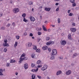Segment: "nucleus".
Wrapping results in <instances>:
<instances>
[{
	"label": "nucleus",
	"mask_w": 79,
	"mask_h": 79,
	"mask_svg": "<svg viewBox=\"0 0 79 79\" xmlns=\"http://www.w3.org/2000/svg\"><path fill=\"white\" fill-rule=\"evenodd\" d=\"M5 43H4L3 44V46L4 47H9V45L7 43V42H8V40L6 39H5L4 41Z\"/></svg>",
	"instance_id": "1"
},
{
	"label": "nucleus",
	"mask_w": 79,
	"mask_h": 79,
	"mask_svg": "<svg viewBox=\"0 0 79 79\" xmlns=\"http://www.w3.org/2000/svg\"><path fill=\"white\" fill-rule=\"evenodd\" d=\"M53 44H54V42L51 41L48 42L47 43H46V45L47 46H49L50 45Z\"/></svg>",
	"instance_id": "2"
},
{
	"label": "nucleus",
	"mask_w": 79,
	"mask_h": 79,
	"mask_svg": "<svg viewBox=\"0 0 79 79\" xmlns=\"http://www.w3.org/2000/svg\"><path fill=\"white\" fill-rule=\"evenodd\" d=\"M13 11L15 13H17L19 11V10L18 8H16L13 10Z\"/></svg>",
	"instance_id": "3"
},
{
	"label": "nucleus",
	"mask_w": 79,
	"mask_h": 79,
	"mask_svg": "<svg viewBox=\"0 0 79 79\" xmlns=\"http://www.w3.org/2000/svg\"><path fill=\"white\" fill-rule=\"evenodd\" d=\"M32 45V44L31 42H28L26 44V47L27 48H30Z\"/></svg>",
	"instance_id": "4"
},
{
	"label": "nucleus",
	"mask_w": 79,
	"mask_h": 79,
	"mask_svg": "<svg viewBox=\"0 0 79 79\" xmlns=\"http://www.w3.org/2000/svg\"><path fill=\"white\" fill-rule=\"evenodd\" d=\"M57 53V51L56 50L54 49L52 50V55L55 56Z\"/></svg>",
	"instance_id": "5"
},
{
	"label": "nucleus",
	"mask_w": 79,
	"mask_h": 79,
	"mask_svg": "<svg viewBox=\"0 0 79 79\" xmlns=\"http://www.w3.org/2000/svg\"><path fill=\"white\" fill-rule=\"evenodd\" d=\"M72 71L70 70H68L66 72L65 74L66 75L68 76L70 75Z\"/></svg>",
	"instance_id": "6"
},
{
	"label": "nucleus",
	"mask_w": 79,
	"mask_h": 79,
	"mask_svg": "<svg viewBox=\"0 0 79 79\" xmlns=\"http://www.w3.org/2000/svg\"><path fill=\"white\" fill-rule=\"evenodd\" d=\"M70 30L72 32H75L76 31L77 29L75 28H70Z\"/></svg>",
	"instance_id": "7"
},
{
	"label": "nucleus",
	"mask_w": 79,
	"mask_h": 79,
	"mask_svg": "<svg viewBox=\"0 0 79 79\" xmlns=\"http://www.w3.org/2000/svg\"><path fill=\"white\" fill-rule=\"evenodd\" d=\"M48 68L47 65H44L43 66V67L41 69L42 71H44L46 70Z\"/></svg>",
	"instance_id": "8"
},
{
	"label": "nucleus",
	"mask_w": 79,
	"mask_h": 79,
	"mask_svg": "<svg viewBox=\"0 0 79 79\" xmlns=\"http://www.w3.org/2000/svg\"><path fill=\"white\" fill-rule=\"evenodd\" d=\"M60 43L62 45H64L66 44V42L65 40H63L61 41Z\"/></svg>",
	"instance_id": "9"
},
{
	"label": "nucleus",
	"mask_w": 79,
	"mask_h": 79,
	"mask_svg": "<svg viewBox=\"0 0 79 79\" xmlns=\"http://www.w3.org/2000/svg\"><path fill=\"white\" fill-rule=\"evenodd\" d=\"M30 18L31 21H32V22H34V21H35V19L33 17L30 16Z\"/></svg>",
	"instance_id": "10"
},
{
	"label": "nucleus",
	"mask_w": 79,
	"mask_h": 79,
	"mask_svg": "<svg viewBox=\"0 0 79 79\" xmlns=\"http://www.w3.org/2000/svg\"><path fill=\"white\" fill-rule=\"evenodd\" d=\"M50 10H51V8L50 7H46L44 8V10H45V11H49Z\"/></svg>",
	"instance_id": "11"
},
{
	"label": "nucleus",
	"mask_w": 79,
	"mask_h": 79,
	"mask_svg": "<svg viewBox=\"0 0 79 79\" xmlns=\"http://www.w3.org/2000/svg\"><path fill=\"white\" fill-rule=\"evenodd\" d=\"M48 47H47L46 46H44L43 48H42V49H43V50H45L48 49Z\"/></svg>",
	"instance_id": "12"
},
{
	"label": "nucleus",
	"mask_w": 79,
	"mask_h": 79,
	"mask_svg": "<svg viewBox=\"0 0 79 79\" xmlns=\"http://www.w3.org/2000/svg\"><path fill=\"white\" fill-rule=\"evenodd\" d=\"M38 70V68H36V69H33L31 71L32 72H37Z\"/></svg>",
	"instance_id": "13"
},
{
	"label": "nucleus",
	"mask_w": 79,
	"mask_h": 79,
	"mask_svg": "<svg viewBox=\"0 0 79 79\" xmlns=\"http://www.w3.org/2000/svg\"><path fill=\"white\" fill-rule=\"evenodd\" d=\"M3 72V70H2V69H0V76L3 75V74L2 73Z\"/></svg>",
	"instance_id": "14"
},
{
	"label": "nucleus",
	"mask_w": 79,
	"mask_h": 79,
	"mask_svg": "<svg viewBox=\"0 0 79 79\" xmlns=\"http://www.w3.org/2000/svg\"><path fill=\"white\" fill-rule=\"evenodd\" d=\"M28 67V65L27 64H26L24 65V68L25 69H27Z\"/></svg>",
	"instance_id": "15"
},
{
	"label": "nucleus",
	"mask_w": 79,
	"mask_h": 79,
	"mask_svg": "<svg viewBox=\"0 0 79 79\" xmlns=\"http://www.w3.org/2000/svg\"><path fill=\"white\" fill-rule=\"evenodd\" d=\"M15 62L16 61L15 60L12 59L10 60V63H15Z\"/></svg>",
	"instance_id": "16"
},
{
	"label": "nucleus",
	"mask_w": 79,
	"mask_h": 79,
	"mask_svg": "<svg viewBox=\"0 0 79 79\" xmlns=\"http://www.w3.org/2000/svg\"><path fill=\"white\" fill-rule=\"evenodd\" d=\"M24 60L23 59V58H22L21 57V58H20V60L19 61V63H21V62L22 61H23V60Z\"/></svg>",
	"instance_id": "17"
},
{
	"label": "nucleus",
	"mask_w": 79,
	"mask_h": 79,
	"mask_svg": "<svg viewBox=\"0 0 79 79\" xmlns=\"http://www.w3.org/2000/svg\"><path fill=\"white\" fill-rule=\"evenodd\" d=\"M68 39L69 40H72V38H71V35L70 34H69L68 35Z\"/></svg>",
	"instance_id": "18"
},
{
	"label": "nucleus",
	"mask_w": 79,
	"mask_h": 79,
	"mask_svg": "<svg viewBox=\"0 0 79 79\" xmlns=\"http://www.w3.org/2000/svg\"><path fill=\"white\" fill-rule=\"evenodd\" d=\"M62 73V71H58L57 72V75H58Z\"/></svg>",
	"instance_id": "19"
},
{
	"label": "nucleus",
	"mask_w": 79,
	"mask_h": 79,
	"mask_svg": "<svg viewBox=\"0 0 79 79\" xmlns=\"http://www.w3.org/2000/svg\"><path fill=\"white\" fill-rule=\"evenodd\" d=\"M23 21L25 22V23H27L28 21V20H27L26 19V18L25 17L23 18Z\"/></svg>",
	"instance_id": "20"
},
{
	"label": "nucleus",
	"mask_w": 79,
	"mask_h": 79,
	"mask_svg": "<svg viewBox=\"0 0 79 79\" xmlns=\"http://www.w3.org/2000/svg\"><path fill=\"white\" fill-rule=\"evenodd\" d=\"M35 76L34 74H32V78L31 79H35Z\"/></svg>",
	"instance_id": "21"
},
{
	"label": "nucleus",
	"mask_w": 79,
	"mask_h": 79,
	"mask_svg": "<svg viewBox=\"0 0 79 79\" xmlns=\"http://www.w3.org/2000/svg\"><path fill=\"white\" fill-rule=\"evenodd\" d=\"M37 64H41V61L40 60H38V61H37V62H36Z\"/></svg>",
	"instance_id": "22"
},
{
	"label": "nucleus",
	"mask_w": 79,
	"mask_h": 79,
	"mask_svg": "<svg viewBox=\"0 0 79 79\" xmlns=\"http://www.w3.org/2000/svg\"><path fill=\"white\" fill-rule=\"evenodd\" d=\"M43 31H47L46 28L44 26H43Z\"/></svg>",
	"instance_id": "23"
},
{
	"label": "nucleus",
	"mask_w": 79,
	"mask_h": 79,
	"mask_svg": "<svg viewBox=\"0 0 79 79\" xmlns=\"http://www.w3.org/2000/svg\"><path fill=\"white\" fill-rule=\"evenodd\" d=\"M31 56L33 58H35V54H32V55Z\"/></svg>",
	"instance_id": "24"
},
{
	"label": "nucleus",
	"mask_w": 79,
	"mask_h": 79,
	"mask_svg": "<svg viewBox=\"0 0 79 79\" xmlns=\"http://www.w3.org/2000/svg\"><path fill=\"white\" fill-rule=\"evenodd\" d=\"M77 56V54L76 53H75L72 56L73 58H74L75 57Z\"/></svg>",
	"instance_id": "25"
},
{
	"label": "nucleus",
	"mask_w": 79,
	"mask_h": 79,
	"mask_svg": "<svg viewBox=\"0 0 79 79\" xmlns=\"http://www.w3.org/2000/svg\"><path fill=\"white\" fill-rule=\"evenodd\" d=\"M36 52H37L39 53L40 52V49H38L37 50H36Z\"/></svg>",
	"instance_id": "26"
},
{
	"label": "nucleus",
	"mask_w": 79,
	"mask_h": 79,
	"mask_svg": "<svg viewBox=\"0 0 79 79\" xmlns=\"http://www.w3.org/2000/svg\"><path fill=\"white\" fill-rule=\"evenodd\" d=\"M17 44H18V42H15V44L14 45L15 47V48L17 46Z\"/></svg>",
	"instance_id": "27"
},
{
	"label": "nucleus",
	"mask_w": 79,
	"mask_h": 79,
	"mask_svg": "<svg viewBox=\"0 0 79 79\" xmlns=\"http://www.w3.org/2000/svg\"><path fill=\"white\" fill-rule=\"evenodd\" d=\"M25 56V53H23L22 55L21 56V58L22 57H24Z\"/></svg>",
	"instance_id": "28"
},
{
	"label": "nucleus",
	"mask_w": 79,
	"mask_h": 79,
	"mask_svg": "<svg viewBox=\"0 0 79 79\" xmlns=\"http://www.w3.org/2000/svg\"><path fill=\"white\" fill-rule=\"evenodd\" d=\"M33 49L35 50L37 49V48L36 46H33Z\"/></svg>",
	"instance_id": "29"
},
{
	"label": "nucleus",
	"mask_w": 79,
	"mask_h": 79,
	"mask_svg": "<svg viewBox=\"0 0 79 79\" xmlns=\"http://www.w3.org/2000/svg\"><path fill=\"white\" fill-rule=\"evenodd\" d=\"M57 22L59 24L60 23V19L58 18L57 19Z\"/></svg>",
	"instance_id": "30"
},
{
	"label": "nucleus",
	"mask_w": 79,
	"mask_h": 79,
	"mask_svg": "<svg viewBox=\"0 0 79 79\" xmlns=\"http://www.w3.org/2000/svg\"><path fill=\"white\" fill-rule=\"evenodd\" d=\"M41 34L42 33L40 31L38 32V35H41Z\"/></svg>",
	"instance_id": "31"
},
{
	"label": "nucleus",
	"mask_w": 79,
	"mask_h": 79,
	"mask_svg": "<svg viewBox=\"0 0 79 79\" xmlns=\"http://www.w3.org/2000/svg\"><path fill=\"white\" fill-rule=\"evenodd\" d=\"M50 39V38L49 37H46V40L47 41H49Z\"/></svg>",
	"instance_id": "32"
},
{
	"label": "nucleus",
	"mask_w": 79,
	"mask_h": 79,
	"mask_svg": "<svg viewBox=\"0 0 79 79\" xmlns=\"http://www.w3.org/2000/svg\"><path fill=\"white\" fill-rule=\"evenodd\" d=\"M55 59V57L54 56H51V57L50 58V59L51 60H53Z\"/></svg>",
	"instance_id": "33"
},
{
	"label": "nucleus",
	"mask_w": 79,
	"mask_h": 79,
	"mask_svg": "<svg viewBox=\"0 0 79 79\" xmlns=\"http://www.w3.org/2000/svg\"><path fill=\"white\" fill-rule=\"evenodd\" d=\"M26 16V14L25 13H24L22 15V16H23V18H25V17Z\"/></svg>",
	"instance_id": "34"
},
{
	"label": "nucleus",
	"mask_w": 79,
	"mask_h": 79,
	"mask_svg": "<svg viewBox=\"0 0 79 79\" xmlns=\"http://www.w3.org/2000/svg\"><path fill=\"white\" fill-rule=\"evenodd\" d=\"M70 1L72 3H73L75 2V0H70Z\"/></svg>",
	"instance_id": "35"
},
{
	"label": "nucleus",
	"mask_w": 79,
	"mask_h": 79,
	"mask_svg": "<svg viewBox=\"0 0 79 79\" xmlns=\"http://www.w3.org/2000/svg\"><path fill=\"white\" fill-rule=\"evenodd\" d=\"M73 13H70L69 14V16H73Z\"/></svg>",
	"instance_id": "36"
},
{
	"label": "nucleus",
	"mask_w": 79,
	"mask_h": 79,
	"mask_svg": "<svg viewBox=\"0 0 79 79\" xmlns=\"http://www.w3.org/2000/svg\"><path fill=\"white\" fill-rule=\"evenodd\" d=\"M35 66V64L33 63H32L31 64V67L32 68L34 67Z\"/></svg>",
	"instance_id": "37"
},
{
	"label": "nucleus",
	"mask_w": 79,
	"mask_h": 79,
	"mask_svg": "<svg viewBox=\"0 0 79 79\" xmlns=\"http://www.w3.org/2000/svg\"><path fill=\"white\" fill-rule=\"evenodd\" d=\"M76 6V3H73L72 4V6H73V7H74V6Z\"/></svg>",
	"instance_id": "38"
},
{
	"label": "nucleus",
	"mask_w": 79,
	"mask_h": 79,
	"mask_svg": "<svg viewBox=\"0 0 79 79\" xmlns=\"http://www.w3.org/2000/svg\"><path fill=\"white\" fill-rule=\"evenodd\" d=\"M29 4L30 5H31L33 4V2H30L29 3Z\"/></svg>",
	"instance_id": "39"
},
{
	"label": "nucleus",
	"mask_w": 79,
	"mask_h": 79,
	"mask_svg": "<svg viewBox=\"0 0 79 79\" xmlns=\"http://www.w3.org/2000/svg\"><path fill=\"white\" fill-rule=\"evenodd\" d=\"M37 77H38V78L40 79H41V77L39 75H37Z\"/></svg>",
	"instance_id": "40"
},
{
	"label": "nucleus",
	"mask_w": 79,
	"mask_h": 79,
	"mask_svg": "<svg viewBox=\"0 0 79 79\" xmlns=\"http://www.w3.org/2000/svg\"><path fill=\"white\" fill-rule=\"evenodd\" d=\"M19 38H20V37H19V36H16V39H17V40L19 39Z\"/></svg>",
	"instance_id": "41"
},
{
	"label": "nucleus",
	"mask_w": 79,
	"mask_h": 79,
	"mask_svg": "<svg viewBox=\"0 0 79 79\" xmlns=\"http://www.w3.org/2000/svg\"><path fill=\"white\" fill-rule=\"evenodd\" d=\"M7 51V49H6V48H5L4 49V52H6V51Z\"/></svg>",
	"instance_id": "42"
},
{
	"label": "nucleus",
	"mask_w": 79,
	"mask_h": 79,
	"mask_svg": "<svg viewBox=\"0 0 79 79\" xmlns=\"http://www.w3.org/2000/svg\"><path fill=\"white\" fill-rule=\"evenodd\" d=\"M30 36L31 37H32L33 36V34L32 33H30Z\"/></svg>",
	"instance_id": "43"
},
{
	"label": "nucleus",
	"mask_w": 79,
	"mask_h": 79,
	"mask_svg": "<svg viewBox=\"0 0 79 79\" xmlns=\"http://www.w3.org/2000/svg\"><path fill=\"white\" fill-rule=\"evenodd\" d=\"M10 65V64L9 63H7V64L6 65V66H7V67H9V65Z\"/></svg>",
	"instance_id": "44"
},
{
	"label": "nucleus",
	"mask_w": 79,
	"mask_h": 79,
	"mask_svg": "<svg viewBox=\"0 0 79 79\" xmlns=\"http://www.w3.org/2000/svg\"><path fill=\"white\" fill-rule=\"evenodd\" d=\"M37 67H38V68H40L42 67V65H38V66H37Z\"/></svg>",
	"instance_id": "45"
},
{
	"label": "nucleus",
	"mask_w": 79,
	"mask_h": 79,
	"mask_svg": "<svg viewBox=\"0 0 79 79\" xmlns=\"http://www.w3.org/2000/svg\"><path fill=\"white\" fill-rule=\"evenodd\" d=\"M72 26H75L76 24L75 23H72Z\"/></svg>",
	"instance_id": "46"
},
{
	"label": "nucleus",
	"mask_w": 79,
	"mask_h": 79,
	"mask_svg": "<svg viewBox=\"0 0 79 79\" xmlns=\"http://www.w3.org/2000/svg\"><path fill=\"white\" fill-rule=\"evenodd\" d=\"M1 29H3V30H5V28L4 27H2L1 28Z\"/></svg>",
	"instance_id": "47"
},
{
	"label": "nucleus",
	"mask_w": 79,
	"mask_h": 79,
	"mask_svg": "<svg viewBox=\"0 0 79 79\" xmlns=\"http://www.w3.org/2000/svg\"><path fill=\"white\" fill-rule=\"evenodd\" d=\"M23 60H27V58L26 57H25L24 58H23Z\"/></svg>",
	"instance_id": "48"
},
{
	"label": "nucleus",
	"mask_w": 79,
	"mask_h": 79,
	"mask_svg": "<svg viewBox=\"0 0 79 79\" xmlns=\"http://www.w3.org/2000/svg\"><path fill=\"white\" fill-rule=\"evenodd\" d=\"M59 7L57 8V9H56V11H59Z\"/></svg>",
	"instance_id": "49"
},
{
	"label": "nucleus",
	"mask_w": 79,
	"mask_h": 79,
	"mask_svg": "<svg viewBox=\"0 0 79 79\" xmlns=\"http://www.w3.org/2000/svg\"><path fill=\"white\" fill-rule=\"evenodd\" d=\"M27 35V33H26V32H25L24 33V36H26Z\"/></svg>",
	"instance_id": "50"
},
{
	"label": "nucleus",
	"mask_w": 79,
	"mask_h": 79,
	"mask_svg": "<svg viewBox=\"0 0 79 79\" xmlns=\"http://www.w3.org/2000/svg\"><path fill=\"white\" fill-rule=\"evenodd\" d=\"M10 24H8V25L6 26V27H9V26H10Z\"/></svg>",
	"instance_id": "51"
},
{
	"label": "nucleus",
	"mask_w": 79,
	"mask_h": 79,
	"mask_svg": "<svg viewBox=\"0 0 79 79\" xmlns=\"http://www.w3.org/2000/svg\"><path fill=\"white\" fill-rule=\"evenodd\" d=\"M12 25L14 26H15V23L14 22H13L12 23Z\"/></svg>",
	"instance_id": "52"
},
{
	"label": "nucleus",
	"mask_w": 79,
	"mask_h": 79,
	"mask_svg": "<svg viewBox=\"0 0 79 79\" xmlns=\"http://www.w3.org/2000/svg\"><path fill=\"white\" fill-rule=\"evenodd\" d=\"M48 51H49V52H50L51 51V49L50 48H48Z\"/></svg>",
	"instance_id": "53"
},
{
	"label": "nucleus",
	"mask_w": 79,
	"mask_h": 79,
	"mask_svg": "<svg viewBox=\"0 0 79 79\" xmlns=\"http://www.w3.org/2000/svg\"><path fill=\"white\" fill-rule=\"evenodd\" d=\"M2 13H0V16H2Z\"/></svg>",
	"instance_id": "54"
},
{
	"label": "nucleus",
	"mask_w": 79,
	"mask_h": 79,
	"mask_svg": "<svg viewBox=\"0 0 79 79\" xmlns=\"http://www.w3.org/2000/svg\"><path fill=\"white\" fill-rule=\"evenodd\" d=\"M70 11H71L70 10H69L68 11V13H70Z\"/></svg>",
	"instance_id": "55"
},
{
	"label": "nucleus",
	"mask_w": 79,
	"mask_h": 79,
	"mask_svg": "<svg viewBox=\"0 0 79 79\" xmlns=\"http://www.w3.org/2000/svg\"><path fill=\"white\" fill-rule=\"evenodd\" d=\"M59 5V3H56V5L57 6Z\"/></svg>",
	"instance_id": "56"
},
{
	"label": "nucleus",
	"mask_w": 79,
	"mask_h": 79,
	"mask_svg": "<svg viewBox=\"0 0 79 79\" xmlns=\"http://www.w3.org/2000/svg\"><path fill=\"white\" fill-rule=\"evenodd\" d=\"M63 57H60V59H63Z\"/></svg>",
	"instance_id": "57"
},
{
	"label": "nucleus",
	"mask_w": 79,
	"mask_h": 79,
	"mask_svg": "<svg viewBox=\"0 0 79 79\" xmlns=\"http://www.w3.org/2000/svg\"><path fill=\"white\" fill-rule=\"evenodd\" d=\"M40 39H38V42H39V41H40Z\"/></svg>",
	"instance_id": "58"
},
{
	"label": "nucleus",
	"mask_w": 79,
	"mask_h": 79,
	"mask_svg": "<svg viewBox=\"0 0 79 79\" xmlns=\"http://www.w3.org/2000/svg\"><path fill=\"white\" fill-rule=\"evenodd\" d=\"M60 0H54L55 1H59Z\"/></svg>",
	"instance_id": "59"
},
{
	"label": "nucleus",
	"mask_w": 79,
	"mask_h": 79,
	"mask_svg": "<svg viewBox=\"0 0 79 79\" xmlns=\"http://www.w3.org/2000/svg\"><path fill=\"white\" fill-rule=\"evenodd\" d=\"M32 11H34V8H32Z\"/></svg>",
	"instance_id": "60"
},
{
	"label": "nucleus",
	"mask_w": 79,
	"mask_h": 79,
	"mask_svg": "<svg viewBox=\"0 0 79 79\" xmlns=\"http://www.w3.org/2000/svg\"><path fill=\"white\" fill-rule=\"evenodd\" d=\"M18 73H17V72L16 73V75H18Z\"/></svg>",
	"instance_id": "61"
},
{
	"label": "nucleus",
	"mask_w": 79,
	"mask_h": 79,
	"mask_svg": "<svg viewBox=\"0 0 79 79\" xmlns=\"http://www.w3.org/2000/svg\"><path fill=\"white\" fill-rule=\"evenodd\" d=\"M40 19H42V16H40Z\"/></svg>",
	"instance_id": "62"
},
{
	"label": "nucleus",
	"mask_w": 79,
	"mask_h": 79,
	"mask_svg": "<svg viewBox=\"0 0 79 79\" xmlns=\"http://www.w3.org/2000/svg\"><path fill=\"white\" fill-rule=\"evenodd\" d=\"M38 30H39V31H41V28H40Z\"/></svg>",
	"instance_id": "63"
},
{
	"label": "nucleus",
	"mask_w": 79,
	"mask_h": 79,
	"mask_svg": "<svg viewBox=\"0 0 79 79\" xmlns=\"http://www.w3.org/2000/svg\"><path fill=\"white\" fill-rule=\"evenodd\" d=\"M47 21H45V22H44V23H47Z\"/></svg>",
	"instance_id": "64"
}]
</instances>
